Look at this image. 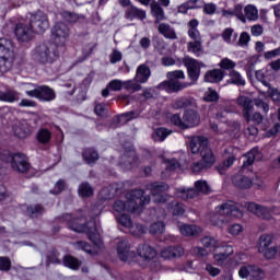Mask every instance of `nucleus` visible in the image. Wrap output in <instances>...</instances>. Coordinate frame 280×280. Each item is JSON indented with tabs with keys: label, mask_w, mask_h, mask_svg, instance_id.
Masks as SVG:
<instances>
[{
	"label": "nucleus",
	"mask_w": 280,
	"mask_h": 280,
	"mask_svg": "<svg viewBox=\"0 0 280 280\" xmlns=\"http://www.w3.org/2000/svg\"><path fill=\"white\" fill-rule=\"evenodd\" d=\"M184 126L187 128H194L200 124V114L196 109H186L183 115Z\"/></svg>",
	"instance_id": "nucleus-16"
},
{
	"label": "nucleus",
	"mask_w": 280,
	"mask_h": 280,
	"mask_svg": "<svg viewBox=\"0 0 280 280\" xmlns=\"http://www.w3.org/2000/svg\"><path fill=\"white\" fill-rule=\"evenodd\" d=\"M170 135H172V131L166 128H158L153 135V139L155 141H165Z\"/></svg>",
	"instance_id": "nucleus-49"
},
{
	"label": "nucleus",
	"mask_w": 280,
	"mask_h": 280,
	"mask_svg": "<svg viewBox=\"0 0 280 280\" xmlns=\"http://www.w3.org/2000/svg\"><path fill=\"white\" fill-rule=\"evenodd\" d=\"M55 44H42L33 51V58L42 65H51L58 60L59 52L56 50Z\"/></svg>",
	"instance_id": "nucleus-4"
},
{
	"label": "nucleus",
	"mask_w": 280,
	"mask_h": 280,
	"mask_svg": "<svg viewBox=\"0 0 280 280\" xmlns=\"http://www.w3.org/2000/svg\"><path fill=\"white\" fill-rule=\"evenodd\" d=\"M247 211L260 218V220H272V212L270 208L266 206H261L255 202H247L245 203Z\"/></svg>",
	"instance_id": "nucleus-10"
},
{
	"label": "nucleus",
	"mask_w": 280,
	"mask_h": 280,
	"mask_svg": "<svg viewBox=\"0 0 280 280\" xmlns=\"http://www.w3.org/2000/svg\"><path fill=\"white\" fill-rule=\"evenodd\" d=\"M13 132L19 139H25L28 135L27 129H25V126L23 125H15V127H13Z\"/></svg>",
	"instance_id": "nucleus-60"
},
{
	"label": "nucleus",
	"mask_w": 280,
	"mask_h": 280,
	"mask_svg": "<svg viewBox=\"0 0 280 280\" xmlns=\"http://www.w3.org/2000/svg\"><path fill=\"white\" fill-rule=\"evenodd\" d=\"M166 81L161 82L156 89L160 91H166V93H179V91H185L189 89L191 83L183 82L185 80V72L183 70H174L166 73Z\"/></svg>",
	"instance_id": "nucleus-2"
},
{
	"label": "nucleus",
	"mask_w": 280,
	"mask_h": 280,
	"mask_svg": "<svg viewBox=\"0 0 280 280\" xmlns=\"http://www.w3.org/2000/svg\"><path fill=\"white\" fill-rule=\"evenodd\" d=\"M142 257L145 261H151L156 257V250L152 246L144 244L142 246Z\"/></svg>",
	"instance_id": "nucleus-42"
},
{
	"label": "nucleus",
	"mask_w": 280,
	"mask_h": 280,
	"mask_svg": "<svg viewBox=\"0 0 280 280\" xmlns=\"http://www.w3.org/2000/svg\"><path fill=\"white\" fill-rule=\"evenodd\" d=\"M12 56L0 57V73H8L12 69Z\"/></svg>",
	"instance_id": "nucleus-43"
},
{
	"label": "nucleus",
	"mask_w": 280,
	"mask_h": 280,
	"mask_svg": "<svg viewBox=\"0 0 280 280\" xmlns=\"http://www.w3.org/2000/svg\"><path fill=\"white\" fill-rule=\"evenodd\" d=\"M221 36H222L224 43H228L229 45H231V44L235 43V40H237V33H235V31L231 27L225 28Z\"/></svg>",
	"instance_id": "nucleus-40"
},
{
	"label": "nucleus",
	"mask_w": 280,
	"mask_h": 280,
	"mask_svg": "<svg viewBox=\"0 0 280 280\" xmlns=\"http://www.w3.org/2000/svg\"><path fill=\"white\" fill-rule=\"evenodd\" d=\"M272 240L273 237L270 234L260 235L258 241V253H264L267 248H270V246H272Z\"/></svg>",
	"instance_id": "nucleus-33"
},
{
	"label": "nucleus",
	"mask_w": 280,
	"mask_h": 280,
	"mask_svg": "<svg viewBox=\"0 0 280 280\" xmlns=\"http://www.w3.org/2000/svg\"><path fill=\"white\" fill-rule=\"evenodd\" d=\"M232 183L235 187H238V189H250V187H253V179L242 173L234 175Z\"/></svg>",
	"instance_id": "nucleus-20"
},
{
	"label": "nucleus",
	"mask_w": 280,
	"mask_h": 280,
	"mask_svg": "<svg viewBox=\"0 0 280 280\" xmlns=\"http://www.w3.org/2000/svg\"><path fill=\"white\" fill-rule=\"evenodd\" d=\"M199 22L196 19H192L188 23V37L190 42H202V35H200V31H198Z\"/></svg>",
	"instance_id": "nucleus-24"
},
{
	"label": "nucleus",
	"mask_w": 280,
	"mask_h": 280,
	"mask_svg": "<svg viewBox=\"0 0 280 280\" xmlns=\"http://www.w3.org/2000/svg\"><path fill=\"white\" fill-rule=\"evenodd\" d=\"M149 233H151V235H161L165 233V223L163 221H159L151 224Z\"/></svg>",
	"instance_id": "nucleus-45"
},
{
	"label": "nucleus",
	"mask_w": 280,
	"mask_h": 280,
	"mask_svg": "<svg viewBox=\"0 0 280 280\" xmlns=\"http://www.w3.org/2000/svg\"><path fill=\"white\" fill-rule=\"evenodd\" d=\"M235 163V155H230L221 166H217L219 174H224L225 170H229Z\"/></svg>",
	"instance_id": "nucleus-55"
},
{
	"label": "nucleus",
	"mask_w": 280,
	"mask_h": 280,
	"mask_svg": "<svg viewBox=\"0 0 280 280\" xmlns=\"http://www.w3.org/2000/svg\"><path fill=\"white\" fill-rule=\"evenodd\" d=\"M117 191H119V187L117 185L107 186L100 191L98 198L101 200H110V198L115 197V194H117Z\"/></svg>",
	"instance_id": "nucleus-31"
},
{
	"label": "nucleus",
	"mask_w": 280,
	"mask_h": 280,
	"mask_svg": "<svg viewBox=\"0 0 280 280\" xmlns=\"http://www.w3.org/2000/svg\"><path fill=\"white\" fill-rule=\"evenodd\" d=\"M279 252V248L277 246H270L265 252H259L266 259H273L275 255Z\"/></svg>",
	"instance_id": "nucleus-63"
},
{
	"label": "nucleus",
	"mask_w": 280,
	"mask_h": 280,
	"mask_svg": "<svg viewBox=\"0 0 280 280\" xmlns=\"http://www.w3.org/2000/svg\"><path fill=\"white\" fill-rule=\"evenodd\" d=\"M215 213L221 218H242V211L233 201H226L215 208Z\"/></svg>",
	"instance_id": "nucleus-9"
},
{
	"label": "nucleus",
	"mask_w": 280,
	"mask_h": 280,
	"mask_svg": "<svg viewBox=\"0 0 280 280\" xmlns=\"http://www.w3.org/2000/svg\"><path fill=\"white\" fill-rule=\"evenodd\" d=\"M24 91L28 97H35V100H39L40 102H52V100H56V93L47 85L36 86L25 83Z\"/></svg>",
	"instance_id": "nucleus-5"
},
{
	"label": "nucleus",
	"mask_w": 280,
	"mask_h": 280,
	"mask_svg": "<svg viewBox=\"0 0 280 280\" xmlns=\"http://www.w3.org/2000/svg\"><path fill=\"white\" fill-rule=\"evenodd\" d=\"M222 80H224V70L218 68L206 71L203 75V82L209 84H220Z\"/></svg>",
	"instance_id": "nucleus-18"
},
{
	"label": "nucleus",
	"mask_w": 280,
	"mask_h": 280,
	"mask_svg": "<svg viewBox=\"0 0 280 280\" xmlns=\"http://www.w3.org/2000/svg\"><path fill=\"white\" fill-rule=\"evenodd\" d=\"M280 56V46L275 48L273 50H268L264 54L265 60H272L275 58H279Z\"/></svg>",
	"instance_id": "nucleus-64"
},
{
	"label": "nucleus",
	"mask_w": 280,
	"mask_h": 280,
	"mask_svg": "<svg viewBox=\"0 0 280 280\" xmlns=\"http://www.w3.org/2000/svg\"><path fill=\"white\" fill-rule=\"evenodd\" d=\"M74 248L77 250H84V253H88L89 255H93V253H97V250H94L91 248V245L86 242H77L73 244Z\"/></svg>",
	"instance_id": "nucleus-57"
},
{
	"label": "nucleus",
	"mask_w": 280,
	"mask_h": 280,
	"mask_svg": "<svg viewBox=\"0 0 280 280\" xmlns=\"http://www.w3.org/2000/svg\"><path fill=\"white\" fill-rule=\"evenodd\" d=\"M238 106L243 108V117L247 122H250V115L254 110L255 103L248 96H240L237 98Z\"/></svg>",
	"instance_id": "nucleus-15"
},
{
	"label": "nucleus",
	"mask_w": 280,
	"mask_h": 280,
	"mask_svg": "<svg viewBox=\"0 0 280 280\" xmlns=\"http://www.w3.org/2000/svg\"><path fill=\"white\" fill-rule=\"evenodd\" d=\"M158 32H159V34L164 36V38H167L168 40H177L178 39L176 30H174V27H172V25H170L167 23H160L158 26Z\"/></svg>",
	"instance_id": "nucleus-22"
},
{
	"label": "nucleus",
	"mask_w": 280,
	"mask_h": 280,
	"mask_svg": "<svg viewBox=\"0 0 280 280\" xmlns=\"http://www.w3.org/2000/svg\"><path fill=\"white\" fill-rule=\"evenodd\" d=\"M183 255H185V249L180 246L164 247L160 252V257H162V259H178V257H183Z\"/></svg>",
	"instance_id": "nucleus-17"
},
{
	"label": "nucleus",
	"mask_w": 280,
	"mask_h": 280,
	"mask_svg": "<svg viewBox=\"0 0 280 280\" xmlns=\"http://www.w3.org/2000/svg\"><path fill=\"white\" fill-rule=\"evenodd\" d=\"M219 67L222 71H234V69L237 67V63L229 58H223Z\"/></svg>",
	"instance_id": "nucleus-46"
},
{
	"label": "nucleus",
	"mask_w": 280,
	"mask_h": 280,
	"mask_svg": "<svg viewBox=\"0 0 280 280\" xmlns=\"http://www.w3.org/2000/svg\"><path fill=\"white\" fill-rule=\"evenodd\" d=\"M195 191H197V196L199 194H205L206 196L211 194V186H209V183H207V180H197L195 182Z\"/></svg>",
	"instance_id": "nucleus-36"
},
{
	"label": "nucleus",
	"mask_w": 280,
	"mask_h": 280,
	"mask_svg": "<svg viewBox=\"0 0 280 280\" xmlns=\"http://www.w3.org/2000/svg\"><path fill=\"white\" fill-rule=\"evenodd\" d=\"M19 100H21V94L16 91L9 90L0 93V102H8L12 104L14 102H19Z\"/></svg>",
	"instance_id": "nucleus-32"
},
{
	"label": "nucleus",
	"mask_w": 280,
	"mask_h": 280,
	"mask_svg": "<svg viewBox=\"0 0 280 280\" xmlns=\"http://www.w3.org/2000/svg\"><path fill=\"white\" fill-rule=\"evenodd\" d=\"M205 102H218L220 100V94L211 88L208 89V91L203 95Z\"/></svg>",
	"instance_id": "nucleus-56"
},
{
	"label": "nucleus",
	"mask_w": 280,
	"mask_h": 280,
	"mask_svg": "<svg viewBox=\"0 0 280 280\" xmlns=\"http://www.w3.org/2000/svg\"><path fill=\"white\" fill-rule=\"evenodd\" d=\"M14 34L21 43H27L34 38V30L30 24L19 23L15 25Z\"/></svg>",
	"instance_id": "nucleus-11"
},
{
	"label": "nucleus",
	"mask_w": 280,
	"mask_h": 280,
	"mask_svg": "<svg viewBox=\"0 0 280 280\" xmlns=\"http://www.w3.org/2000/svg\"><path fill=\"white\" fill-rule=\"evenodd\" d=\"M201 244L205 246V248H220V245L218 244L217 240L212 236H205L201 238Z\"/></svg>",
	"instance_id": "nucleus-53"
},
{
	"label": "nucleus",
	"mask_w": 280,
	"mask_h": 280,
	"mask_svg": "<svg viewBox=\"0 0 280 280\" xmlns=\"http://www.w3.org/2000/svg\"><path fill=\"white\" fill-rule=\"evenodd\" d=\"M244 16H245V22L246 19L248 21H257L259 19V11L257 10L256 5L248 4L244 8Z\"/></svg>",
	"instance_id": "nucleus-35"
},
{
	"label": "nucleus",
	"mask_w": 280,
	"mask_h": 280,
	"mask_svg": "<svg viewBox=\"0 0 280 280\" xmlns=\"http://www.w3.org/2000/svg\"><path fill=\"white\" fill-rule=\"evenodd\" d=\"M11 165L12 170L20 172L21 174H25V172L30 170V162L27 161V156L22 153H15L12 155Z\"/></svg>",
	"instance_id": "nucleus-13"
},
{
	"label": "nucleus",
	"mask_w": 280,
	"mask_h": 280,
	"mask_svg": "<svg viewBox=\"0 0 280 280\" xmlns=\"http://www.w3.org/2000/svg\"><path fill=\"white\" fill-rule=\"evenodd\" d=\"M28 25L34 34H44L45 31L49 30V18L43 11L30 13Z\"/></svg>",
	"instance_id": "nucleus-7"
},
{
	"label": "nucleus",
	"mask_w": 280,
	"mask_h": 280,
	"mask_svg": "<svg viewBox=\"0 0 280 280\" xmlns=\"http://www.w3.org/2000/svg\"><path fill=\"white\" fill-rule=\"evenodd\" d=\"M200 62L196 59H186L185 67L187 69V74L189 80H191L190 84L194 86L196 82L200 79Z\"/></svg>",
	"instance_id": "nucleus-12"
},
{
	"label": "nucleus",
	"mask_w": 280,
	"mask_h": 280,
	"mask_svg": "<svg viewBox=\"0 0 280 280\" xmlns=\"http://www.w3.org/2000/svg\"><path fill=\"white\" fill-rule=\"evenodd\" d=\"M50 139H51L50 130L43 128L37 132V141L39 143H49Z\"/></svg>",
	"instance_id": "nucleus-50"
},
{
	"label": "nucleus",
	"mask_w": 280,
	"mask_h": 280,
	"mask_svg": "<svg viewBox=\"0 0 280 280\" xmlns=\"http://www.w3.org/2000/svg\"><path fill=\"white\" fill-rule=\"evenodd\" d=\"M229 80L228 84H234L235 86H246V79L242 77V73H240L237 70H231L229 72Z\"/></svg>",
	"instance_id": "nucleus-29"
},
{
	"label": "nucleus",
	"mask_w": 280,
	"mask_h": 280,
	"mask_svg": "<svg viewBox=\"0 0 280 280\" xmlns=\"http://www.w3.org/2000/svg\"><path fill=\"white\" fill-rule=\"evenodd\" d=\"M108 89L110 91H121L126 89V91H139L141 89V66L137 68V74L133 80L121 81L119 79L112 80L108 83Z\"/></svg>",
	"instance_id": "nucleus-6"
},
{
	"label": "nucleus",
	"mask_w": 280,
	"mask_h": 280,
	"mask_svg": "<svg viewBox=\"0 0 280 280\" xmlns=\"http://www.w3.org/2000/svg\"><path fill=\"white\" fill-rule=\"evenodd\" d=\"M113 209L116 213L128 211L133 215H141V192L139 190L127 192L125 200L118 199L114 202Z\"/></svg>",
	"instance_id": "nucleus-3"
},
{
	"label": "nucleus",
	"mask_w": 280,
	"mask_h": 280,
	"mask_svg": "<svg viewBox=\"0 0 280 280\" xmlns=\"http://www.w3.org/2000/svg\"><path fill=\"white\" fill-rule=\"evenodd\" d=\"M26 213L27 215H30L31 218H38V215H43V213H45V209H43L42 206L36 205L34 207H28L26 209Z\"/></svg>",
	"instance_id": "nucleus-52"
},
{
	"label": "nucleus",
	"mask_w": 280,
	"mask_h": 280,
	"mask_svg": "<svg viewBox=\"0 0 280 280\" xmlns=\"http://www.w3.org/2000/svg\"><path fill=\"white\" fill-rule=\"evenodd\" d=\"M59 16L67 23H78L80 21V15L70 11H61Z\"/></svg>",
	"instance_id": "nucleus-44"
},
{
	"label": "nucleus",
	"mask_w": 280,
	"mask_h": 280,
	"mask_svg": "<svg viewBox=\"0 0 280 280\" xmlns=\"http://www.w3.org/2000/svg\"><path fill=\"white\" fill-rule=\"evenodd\" d=\"M62 220L63 222H67L71 231H74L75 233H86L89 240H91L92 244H94V246L98 248V250H102V248H104V242H102V237L100 236V228H97L95 223H92L94 228H90L89 224L91 223L84 224V218H73L72 214H66Z\"/></svg>",
	"instance_id": "nucleus-1"
},
{
	"label": "nucleus",
	"mask_w": 280,
	"mask_h": 280,
	"mask_svg": "<svg viewBox=\"0 0 280 280\" xmlns=\"http://www.w3.org/2000/svg\"><path fill=\"white\" fill-rule=\"evenodd\" d=\"M179 232L182 235H185V237H196V235L202 233V229L197 225L184 224L179 226Z\"/></svg>",
	"instance_id": "nucleus-28"
},
{
	"label": "nucleus",
	"mask_w": 280,
	"mask_h": 280,
	"mask_svg": "<svg viewBox=\"0 0 280 280\" xmlns=\"http://www.w3.org/2000/svg\"><path fill=\"white\" fill-rule=\"evenodd\" d=\"M69 26L62 22L56 23L51 30L54 45L57 47H65V45H67V40H69Z\"/></svg>",
	"instance_id": "nucleus-8"
},
{
	"label": "nucleus",
	"mask_w": 280,
	"mask_h": 280,
	"mask_svg": "<svg viewBox=\"0 0 280 280\" xmlns=\"http://www.w3.org/2000/svg\"><path fill=\"white\" fill-rule=\"evenodd\" d=\"M139 16H141V11L139 9L133 5L128 8L126 12V19L133 21V19H139Z\"/></svg>",
	"instance_id": "nucleus-58"
},
{
	"label": "nucleus",
	"mask_w": 280,
	"mask_h": 280,
	"mask_svg": "<svg viewBox=\"0 0 280 280\" xmlns=\"http://www.w3.org/2000/svg\"><path fill=\"white\" fill-rule=\"evenodd\" d=\"M200 158L208 170L215 165V155L213 154V151H211L209 147L205 150H201Z\"/></svg>",
	"instance_id": "nucleus-26"
},
{
	"label": "nucleus",
	"mask_w": 280,
	"mask_h": 280,
	"mask_svg": "<svg viewBox=\"0 0 280 280\" xmlns=\"http://www.w3.org/2000/svg\"><path fill=\"white\" fill-rule=\"evenodd\" d=\"M63 266H66L67 268H71V270H78V268H80V260H78L73 256H66L63 258Z\"/></svg>",
	"instance_id": "nucleus-48"
},
{
	"label": "nucleus",
	"mask_w": 280,
	"mask_h": 280,
	"mask_svg": "<svg viewBox=\"0 0 280 280\" xmlns=\"http://www.w3.org/2000/svg\"><path fill=\"white\" fill-rule=\"evenodd\" d=\"M150 8L151 14L155 19V23H161V21H165V11L159 2L151 3Z\"/></svg>",
	"instance_id": "nucleus-30"
},
{
	"label": "nucleus",
	"mask_w": 280,
	"mask_h": 280,
	"mask_svg": "<svg viewBox=\"0 0 280 280\" xmlns=\"http://www.w3.org/2000/svg\"><path fill=\"white\" fill-rule=\"evenodd\" d=\"M83 159H84L85 163L91 165V163H95V161H97V159H100V154L96 153V151L93 149H85L83 151Z\"/></svg>",
	"instance_id": "nucleus-41"
},
{
	"label": "nucleus",
	"mask_w": 280,
	"mask_h": 280,
	"mask_svg": "<svg viewBox=\"0 0 280 280\" xmlns=\"http://www.w3.org/2000/svg\"><path fill=\"white\" fill-rule=\"evenodd\" d=\"M117 253L121 261H130V257H135V253L129 250L128 241L126 238L118 241Z\"/></svg>",
	"instance_id": "nucleus-19"
},
{
	"label": "nucleus",
	"mask_w": 280,
	"mask_h": 280,
	"mask_svg": "<svg viewBox=\"0 0 280 280\" xmlns=\"http://www.w3.org/2000/svg\"><path fill=\"white\" fill-rule=\"evenodd\" d=\"M234 16H237L242 23H246V15H244V4L238 3L234 5V9H232Z\"/></svg>",
	"instance_id": "nucleus-54"
},
{
	"label": "nucleus",
	"mask_w": 280,
	"mask_h": 280,
	"mask_svg": "<svg viewBox=\"0 0 280 280\" xmlns=\"http://www.w3.org/2000/svg\"><path fill=\"white\" fill-rule=\"evenodd\" d=\"M249 277L254 280L264 279L265 273L264 270H261L259 267L250 266V273Z\"/></svg>",
	"instance_id": "nucleus-61"
},
{
	"label": "nucleus",
	"mask_w": 280,
	"mask_h": 280,
	"mask_svg": "<svg viewBox=\"0 0 280 280\" xmlns=\"http://www.w3.org/2000/svg\"><path fill=\"white\" fill-rule=\"evenodd\" d=\"M189 148L192 154H201L209 148V140L203 136H196L190 140Z\"/></svg>",
	"instance_id": "nucleus-14"
},
{
	"label": "nucleus",
	"mask_w": 280,
	"mask_h": 280,
	"mask_svg": "<svg viewBox=\"0 0 280 280\" xmlns=\"http://www.w3.org/2000/svg\"><path fill=\"white\" fill-rule=\"evenodd\" d=\"M175 196L182 200H191L194 198H198V191H196L194 188H177L175 190Z\"/></svg>",
	"instance_id": "nucleus-27"
},
{
	"label": "nucleus",
	"mask_w": 280,
	"mask_h": 280,
	"mask_svg": "<svg viewBox=\"0 0 280 280\" xmlns=\"http://www.w3.org/2000/svg\"><path fill=\"white\" fill-rule=\"evenodd\" d=\"M164 163L166 164V172H174L180 167V162L176 159L164 160Z\"/></svg>",
	"instance_id": "nucleus-62"
},
{
	"label": "nucleus",
	"mask_w": 280,
	"mask_h": 280,
	"mask_svg": "<svg viewBox=\"0 0 280 280\" xmlns=\"http://www.w3.org/2000/svg\"><path fill=\"white\" fill-rule=\"evenodd\" d=\"M167 209L168 211H171V213L173 215H184L185 214V207L183 206V203H178V201H172L167 205Z\"/></svg>",
	"instance_id": "nucleus-39"
},
{
	"label": "nucleus",
	"mask_w": 280,
	"mask_h": 280,
	"mask_svg": "<svg viewBox=\"0 0 280 280\" xmlns=\"http://www.w3.org/2000/svg\"><path fill=\"white\" fill-rule=\"evenodd\" d=\"M12 57V42L10 39L0 38V57Z\"/></svg>",
	"instance_id": "nucleus-34"
},
{
	"label": "nucleus",
	"mask_w": 280,
	"mask_h": 280,
	"mask_svg": "<svg viewBox=\"0 0 280 280\" xmlns=\"http://www.w3.org/2000/svg\"><path fill=\"white\" fill-rule=\"evenodd\" d=\"M170 189V185L165 182H154L147 185V190L150 191L153 196H161L164 191Z\"/></svg>",
	"instance_id": "nucleus-25"
},
{
	"label": "nucleus",
	"mask_w": 280,
	"mask_h": 280,
	"mask_svg": "<svg viewBox=\"0 0 280 280\" xmlns=\"http://www.w3.org/2000/svg\"><path fill=\"white\" fill-rule=\"evenodd\" d=\"M187 50L189 54H194V56L200 58V55L202 54V42H188Z\"/></svg>",
	"instance_id": "nucleus-38"
},
{
	"label": "nucleus",
	"mask_w": 280,
	"mask_h": 280,
	"mask_svg": "<svg viewBox=\"0 0 280 280\" xmlns=\"http://www.w3.org/2000/svg\"><path fill=\"white\" fill-rule=\"evenodd\" d=\"M257 156H259V151L257 149H252L249 152H247L245 154V160L243 162L242 170H245V167H249V165H253Z\"/></svg>",
	"instance_id": "nucleus-37"
},
{
	"label": "nucleus",
	"mask_w": 280,
	"mask_h": 280,
	"mask_svg": "<svg viewBox=\"0 0 280 280\" xmlns=\"http://www.w3.org/2000/svg\"><path fill=\"white\" fill-rule=\"evenodd\" d=\"M231 255H233V246L224 245V246H222L221 252H217L213 255V259H214L215 264H218V266H222L224 264L225 259H229V257H231Z\"/></svg>",
	"instance_id": "nucleus-23"
},
{
	"label": "nucleus",
	"mask_w": 280,
	"mask_h": 280,
	"mask_svg": "<svg viewBox=\"0 0 280 280\" xmlns=\"http://www.w3.org/2000/svg\"><path fill=\"white\" fill-rule=\"evenodd\" d=\"M171 124H173L174 126H177V128H180L182 130H186L185 120L184 118L180 117L179 114H174L171 117Z\"/></svg>",
	"instance_id": "nucleus-59"
},
{
	"label": "nucleus",
	"mask_w": 280,
	"mask_h": 280,
	"mask_svg": "<svg viewBox=\"0 0 280 280\" xmlns=\"http://www.w3.org/2000/svg\"><path fill=\"white\" fill-rule=\"evenodd\" d=\"M117 222L121 224V226H125V229H130L131 233L135 226L132 225V219L128 217V214H121L116 218Z\"/></svg>",
	"instance_id": "nucleus-51"
},
{
	"label": "nucleus",
	"mask_w": 280,
	"mask_h": 280,
	"mask_svg": "<svg viewBox=\"0 0 280 280\" xmlns=\"http://www.w3.org/2000/svg\"><path fill=\"white\" fill-rule=\"evenodd\" d=\"M125 159L128 160L120 163V166L124 170H132V167H137V165H139V159H137V151H135V149H129V151H126Z\"/></svg>",
	"instance_id": "nucleus-21"
},
{
	"label": "nucleus",
	"mask_w": 280,
	"mask_h": 280,
	"mask_svg": "<svg viewBox=\"0 0 280 280\" xmlns=\"http://www.w3.org/2000/svg\"><path fill=\"white\" fill-rule=\"evenodd\" d=\"M79 196H81V198H89L93 196V188L89 183H82L79 186Z\"/></svg>",
	"instance_id": "nucleus-47"
}]
</instances>
